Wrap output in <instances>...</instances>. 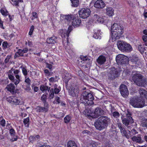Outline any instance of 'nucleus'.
Wrapping results in <instances>:
<instances>
[{"instance_id": "nucleus-35", "label": "nucleus", "mask_w": 147, "mask_h": 147, "mask_svg": "<svg viewBox=\"0 0 147 147\" xmlns=\"http://www.w3.org/2000/svg\"><path fill=\"white\" fill-rule=\"evenodd\" d=\"M95 33H94V34L93 36V37L96 39H98L100 38V35L101 33H100V30H97V32L94 31Z\"/></svg>"}, {"instance_id": "nucleus-53", "label": "nucleus", "mask_w": 147, "mask_h": 147, "mask_svg": "<svg viewBox=\"0 0 147 147\" xmlns=\"http://www.w3.org/2000/svg\"><path fill=\"white\" fill-rule=\"evenodd\" d=\"M81 59L83 61H87V60H88V61L90 60V59H88V57L87 56H81L80 57Z\"/></svg>"}, {"instance_id": "nucleus-16", "label": "nucleus", "mask_w": 147, "mask_h": 147, "mask_svg": "<svg viewBox=\"0 0 147 147\" xmlns=\"http://www.w3.org/2000/svg\"><path fill=\"white\" fill-rule=\"evenodd\" d=\"M15 88L14 84L12 83H10L7 85L5 89H7L8 91L10 92L11 94H14L15 93Z\"/></svg>"}, {"instance_id": "nucleus-22", "label": "nucleus", "mask_w": 147, "mask_h": 147, "mask_svg": "<svg viewBox=\"0 0 147 147\" xmlns=\"http://www.w3.org/2000/svg\"><path fill=\"white\" fill-rule=\"evenodd\" d=\"M57 41V38L54 36L47 38V42L49 44H54Z\"/></svg>"}, {"instance_id": "nucleus-21", "label": "nucleus", "mask_w": 147, "mask_h": 147, "mask_svg": "<svg viewBox=\"0 0 147 147\" xmlns=\"http://www.w3.org/2000/svg\"><path fill=\"white\" fill-rule=\"evenodd\" d=\"M68 32L66 29L60 30H59V34L63 38H65L66 37L68 36Z\"/></svg>"}, {"instance_id": "nucleus-1", "label": "nucleus", "mask_w": 147, "mask_h": 147, "mask_svg": "<svg viewBox=\"0 0 147 147\" xmlns=\"http://www.w3.org/2000/svg\"><path fill=\"white\" fill-rule=\"evenodd\" d=\"M105 114L104 111L100 108L97 107L94 110V113H91V116L93 118H98L95 122L94 125L96 128L101 130L106 128L111 122L110 118L106 116H101Z\"/></svg>"}, {"instance_id": "nucleus-26", "label": "nucleus", "mask_w": 147, "mask_h": 147, "mask_svg": "<svg viewBox=\"0 0 147 147\" xmlns=\"http://www.w3.org/2000/svg\"><path fill=\"white\" fill-rule=\"evenodd\" d=\"M71 78V75L69 73L67 72L65 73L64 76L63 78V81L66 84H67L69 80Z\"/></svg>"}, {"instance_id": "nucleus-41", "label": "nucleus", "mask_w": 147, "mask_h": 147, "mask_svg": "<svg viewBox=\"0 0 147 147\" xmlns=\"http://www.w3.org/2000/svg\"><path fill=\"white\" fill-rule=\"evenodd\" d=\"M130 135V137H131L133 135H135L138 133V132L136 130L134 129H133L131 131H129Z\"/></svg>"}, {"instance_id": "nucleus-50", "label": "nucleus", "mask_w": 147, "mask_h": 147, "mask_svg": "<svg viewBox=\"0 0 147 147\" xmlns=\"http://www.w3.org/2000/svg\"><path fill=\"white\" fill-rule=\"evenodd\" d=\"M0 12L3 16H7L8 14V12L7 11L5 12L4 10L2 9L0 10Z\"/></svg>"}, {"instance_id": "nucleus-27", "label": "nucleus", "mask_w": 147, "mask_h": 147, "mask_svg": "<svg viewBox=\"0 0 147 147\" xmlns=\"http://www.w3.org/2000/svg\"><path fill=\"white\" fill-rule=\"evenodd\" d=\"M72 15H61L60 17V20L65 21V20H66L67 21H71V18Z\"/></svg>"}, {"instance_id": "nucleus-29", "label": "nucleus", "mask_w": 147, "mask_h": 147, "mask_svg": "<svg viewBox=\"0 0 147 147\" xmlns=\"http://www.w3.org/2000/svg\"><path fill=\"white\" fill-rule=\"evenodd\" d=\"M8 77L9 79L12 82H13L16 85L18 84L19 83H18L17 84H16V78L15 79V77L13 74H8Z\"/></svg>"}, {"instance_id": "nucleus-59", "label": "nucleus", "mask_w": 147, "mask_h": 147, "mask_svg": "<svg viewBox=\"0 0 147 147\" xmlns=\"http://www.w3.org/2000/svg\"><path fill=\"white\" fill-rule=\"evenodd\" d=\"M142 38L144 42L147 41V36H143L142 37Z\"/></svg>"}, {"instance_id": "nucleus-38", "label": "nucleus", "mask_w": 147, "mask_h": 147, "mask_svg": "<svg viewBox=\"0 0 147 147\" xmlns=\"http://www.w3.org/2000/svg\"><path fill=\"white\" fill-rule=\"evenodd\" d=\"M5 121L3 119V117L2 116L0 117V125L4 127L5 126Z\"/></svg>"}, {"instance_id": "nucleus-51", "label": "nucleus", "mask_w": 147, "mask_h": 147, "mask_svg": "<svg viewBox=\"0 0 147 147\" xmlns=\"http://www.w3.org/2000/svg\"><path fill=\"white\" fill-rule=\"evenodd\" d=\"M8 43L7 41H4L2 43V47L3 49H6L7 47Z\"/></svg>"}, {"instance_id": "nucleus-44", "label": "nucleus", "mask_w": 147, "mask_h": 147, "mask_svg": "<svg viewBox=\"0 0 147 147\" xmlns=\"http://www.w3.org/2000/svg\"><path fill=\"white\" fill-rule=\"evenodd\" d=\"M22 69V72L25 76H27L28 74V72L26 68L25 67H21Z\"/></svg>"}, {"instance_id": "nucleus-36", "label": "nucleus", "mask_w": 147, "mask_h": 147, "mask_svg": "<svg viewBox=\"0 0 147 147\" xmlns=\"http://www.w3.org/2000/svg\"><path fill=\"white\" fill-rule=\"evenodd\" d=\"M40 138V136L39 135H36L35 136H31L29 137L30 140L32 142L37 140Z\"/></svg>"}, {"instance_id": "nucleus-33", "label": "nucleus", "mask_w": 147, "mask_h": 147, "mask_svg": "<svg viewBox=\"0 0 147 147\" xmlns=\"http://www.w3.org/2000/svg\"><path fill=\"white\" fill-rule=\"evenodd\" d=\"M12 103L13 102V104L15 105H19L20 104V102L19 100L18 99V98L16 96H12Z\"/></svg>"}, {"instance_id": "nucleus-56", "label": "nucleus", "mask_w": 147, "mask_h": 147, "mask_svg": "<svg viewBox=\"0 0 147 147\" xmlns=\"http://www.w3.org/2000/svg\"><path fill=\"white\" fill-rule=\"evenodd\" d=\"M22 51L21 49H19L18 50V52L19 53L20 56L22 57L24 56V53Z\"/></svg>"}, {"instance_id": "nucleus-45", "label": "nucleus", "mask_w": 147, "mask_h": 147, "mask_svg": "<svg viewBox=\"0 0 147 147\" xmlns=\"http://www.w3.org/2000/svg\"><path fill=\"white\" fill-rule=\"evenodd\" d=\"M138 50L141 53H143L145 50V48L143 47L142 45H138Z\"/></svg>"}, {"instance_id": "nucleus-30", "label": "nucleus", "mask_w": 147, "mask_h": 147, "mask_svg": "<svg viewBox=\"0 0 147 147\" xmlns=\"http://www.w3.org/2000/svg\"><path fill=\"white\" fill-rule=\"evenodd\" d=\"M67 147H77L76 144L74 141L70 140L68 142L67 144Z\"/></svg>"}, {"instance_id": "nucleus-11", "label": "nucleus", "mask_w": 147, "mask_h": 147, "mask_svg": "<svg viewBox=\"0 0 147 147\" xmlns=\"http://www.w3.org/2000/svg\"><path fill=\"white\" fill-rule=\"evenodd\" d=\"M123 27L122 25L119 23H115L111 27V31H114L122 34L123 33Z\"/></svg>"}, {"instance_id": "nucleus-46", "label": "nucleus", "mask_w": 147, "mask_h": 147, "mask_svg": "<svg viewBox=\"0 0 147 147\" xmlns=\"http://www.w3.org/2000/svg\"><path fill=\"white\" fill-rule=\"evenodd\" d=\"M25 82L28 84V85H27V87L28 88L30 86V83L31 82V80L29 78H27V76H25Z\"/></svg>"}, {"instance_id": "nucleus-24", "label": "nucleus", "mask_w": 147, "mask_h": 147, "mask_svg": "<svg viewBox=\"0 0 147 147\" xmlns=\"http://www.w3.org/2000/svg\"><path fill=\"white\" fill-rule=\"evenodd\" d=\"M131 139L133 142L137 143L140 144L143 142V140H142L141 137L140 136H134L132 137Z\"/></svg>"}, {"instance_id": "nucleus-4", "label": "nucleus", "mask_w": 147, "mask_h": 147, "mask_svg": "<svg viewBox=\"0 0 147 147\" xmlns=\"http://www.w3.org/2000/svg\"><path fill=\"white\" fill-rule=\"evenodd\" d=\"M129 103L134 107L142 108L144 106L145 102L143 99L135 96L130 99Z\"/></svg>"}, {"instance_id": "nucleus-34", "label": "nucleus", "mask_w": 147, "mask_h": 147, "mask_svg": "<svg viewBox=\"0 0 147 147\" xmlns=\"http://www.w3.org/2000/svg\"><path fill=\"white\" fill-rule=\"evenodd\" d=\"M46 94H48V93L46 94H43L41 97L40 100L44 104H46L47 105H49L48 103L47 102V98Z\"/></svg>"}, {"instance_id": "nucleus-52", "label": "nucleus", "mask_w": 147, "mask_h": 147, "mask_svg": "<svg viewBox=\"0 0 147 147\" xmlns=\"http://www.w3.org/2000/svg\"><path fill=\"white\" fill-rule=\"evenodd\" d=\"M34 29V26L33 25H32L30 27V30L29 32V34L30 35V36L32 35V34L33 32Z\"/></svg>"}, {"instance_id": "nucleus-28", "label": "nucleus", "mask_w": 147, "mask_h": 147, "mask_svg": "<svg viewBox=\"0 0 147 147\" xmlns=\"http://www.w3.org/2000/svg\"><path fill=\"white\" fill-rule=\"evenodd\" d=\"M94 18L98 23H103L104 22V18L102 17H100L99 16H98L97 15H94Z\"/></svg>"}, {"instance_id": "nucleus-15", "label": "nucleus", "mask_w": 147, "mask_h": 147, "mask_svg": "<svg viewBox=\"0 0 147 147\" xmlns=\"http://www.w3.org/2000/svg\"><path fill=\"white\" fill-rule=\"evenodd\" d=\"M105 6L104 2L102 0H98L94 5V7L97 8H103Z\"/></svg>"}, {"instance_id": "nucleus-13", "label": "nucleus", "mask_w": 147, "mask_h": 147, "mask_svg": "<svg viewBox=\"0 0 147 147\" xmlns=\"http://www.w3.org/2000/svg\"><path fill=\"white\" fill-rule=\"evenodd\" d=\"M44 107L38 106L35 108L37 113H45L48 112L49 110V105L44 104Z\"/></svg>"}, {"instance_id": "nucleus-39", "label": "nucleus", "mask_w": 147, "mask_h": 147, "mask_svg": "<svg viewBox=\"0 0 147 147\" xmlns=\"http://www.w3.org/2000/svg\"><path fill=\"white\" fill-rule=\"evenodd\" d=\"M29 121L30 119L28 117L26 119H24V123L25 126L27 127H28L29 126Z\"/></svg>"}, {"instance_id": "nucleus-40", "label": "nucleus", "mask_w": 147, "mask_h": 147, "mask_svg": "<svg viewBox=\"0 0 147 147\" xmlns=\"http://www.w3.org/2000/svg\"><path fill=\"white\" fill-rule=\"evenodd\" d=\"M71 119V117L69 115H67L64 119V122L65 123H68L69 122Z\"/></svg>"}, {"instance_id": "nucleus-17", "label": "nucleus", "mask_w": 147, "mask_h": 147, "mask_svg": "<svg viewBox=\"0 0 147 147\" xmlns=\"http://www.w3.org/2000/svg\"><path fill=\"white\" fill-rule=\"evenodd\" d=\"M122 34L118 33V32L114 31H112V38L114 41L118 39L121 36Z\"/></svg>"}, {"instance_id": "nucleus-12", "label": "nucleus", "mask_w": 147, "mask_h": 147, "mask_svg": "<svg viewBox=\"0 0 147 147\" xmlns=\"http://www.w3.org/2000/svg\"><path fill=\"white\" fill-rule=\"evenodd\" d=\"M71 21L72 20V25L74 27H78L79 26L81 22V19L76 15H72Z\"/></svg>"}, {"instance_id": "nucleus-60", "label": "nucleus", "mask_w": 147, "mask_h": 147, "mask_svg": "<svg viewBox=\"0 0 147 147\" xmlns=\"http://www.w3.org/2000/svg\"><path fill=\"white\" fill-rule=\"evenodd\" d=\"M28 51V49L27 48H25L23 49H22V51H23L22 52L24 53H26Z\"/></svg>"}, {"instance_id": "nucleus-14", "label": "nucleus", "mask_w": 147, "mask_h": 147, "mask_svg": "<svg viewBox=\"0 0 147 147\" xmlns=\"http://www.w3.org/2000/svg\"><path fill=\"white\" fill-rule=\"evenodd\" d=\"M117 125L122 135L123 136H125L127 138L129 139L130 138V135H129L127 134L126 131L124 128V126L120 123H118Z\"/></svg>"}, {"instance_id": "nucleus-6", "label": "nucleus", "mask_w": 147, "mask_h": 147, "mask_svg": "<svg viewBox=\"0 0 147 147\" xmlns=\"http://www.w3.org/2000/svg\"><path fill=\"white\" fill-rule=\"evenodd\" d=\"M131 114L129 112H128L126 116L121 118L122 123L125 126L129 128V125L133 123L134 121L131 117Z\"/></svg>"}, {"instance_id": "nucleus-23", "label": "nucleus", "mask_w": 147, "mask_h": 147, "mask_svg": "<svg viewBox=\"0 0 147 147\" xmlns=\"http://www.w3.org/2000/svg\"><path fill=\"white\" fill-rule=\"evenodd\" d=\"M106 14L109 16H113L114 14V10L111 7H107L106 9Z\"/></svg>"}, {"instance_id": "nucleus-63", "label": "nucleus", "mask_w": 147, "mask_h": 147, "mask_svg": "<svg viewBox=\"0 0 147 147\" xmlns=\"http://www.w3.org/2000/svg\"><path fill=\"white\" fill-rule=\"evenodd\" d=\"M55 100L58 102V103H59L61 102V100H60V98L59 97H57L56 98Z\"/></svg>"}, {"instance_id": "nucleus-3", "label": "nucleus", "mask_w": 147, "mask_h": 147, "mask_svg": "<svg viewBox=\"0 0 147 147\" xmlns=\"http://www.w3.org/2000/svg\"><path fill=\"white\" fill-rule=\"evenodd\" d=\"M132 80L138 86H144L146 84V79L144 77L137 71L132 73Z\"/></svg>"}, {"instance_id": "nucleus-31", "label": "nucleus", "mask_w": 147, "mask_h": 147, "mask_svg": "<svg viewBox=\"0 0 147 147\" xmlns=\"http://www.w3.org/2000/svg\"><path fill=\"white\" fill-rule=\"evenodd\" d=\"M70 1L72 7H76L79 5L80 3L79 0H70Z\"/></svg>"}, {"instance_id": "nucleus-8", "label": "nucleus", "mask_w": 147, "mask_h": 147, "mask_svg": "<svg viewBox=\"0 0 147 147\" xmlns=\"http://www.w3.org/2000/svg\"><path fill=\"white\" fill-rule=\"evenodd\" d=\"M116 60L118 65L124 64L128 62V58L126 56L120 54L117 56Z\"/></svg>"}, {"instance_id": "nucleus-42", "label": "nucleus", "mask_w": 147, "mask_h": 147, "mask_svg": "<svg viewBox=\"0 0 147 147\" xmlns=\"http://www.w3.org/2000/svg\"><path fill=\"white\" fill-rule=\"evenodd\" d=\"M49 98L51 99L53 98L54 96V90L53 88H51L49 91Z\"/></svg>"}, {"instance_id": "nucleus-47", "label": "nucleus", "mask_w": 147, "mask_h": 147, "mask_svg": "<svg viewBox=\"0 0 147 147\" xmlns=\"http://www.w3.org/2000/svg\"><path fill=\"white\" fill-rule=\"evenodd\" d=\"M98 136L100 140H103L105 138V133H102L98 135Z\"/></svg>"}, {"instance_id": "nucleus-49", "label": "nucleus", "mask_w": 147, "mask_h": 147, "mask_svg": "<svg viewBox=\"0 0 147 147\" xmlns=\"http://www.w3.org/2000/svg\"><path fill=\"white\" fill-rule=\"evenodd\" d=\"M11 55H8L4 60L5 63L6 64L8 63L9 62V60L11 58Z\"/></svg>"}, {"instance_id": "nucleus-55", "label": "nucleus", "mask_w": 147, "mask_h": 147, "mask_svg": "<svg viewBox=\"0 0 147 147\" xmlns=\"http://www.w3.org/2000/svg\"><path fill=\"white\" fill-rule=\"evenodd\" d=\"M60 91V89L59 88H57V87H56L54 89V92L55 94H58L59 92Z\"/></svg>"}, {"instance_id": "nucleus-20", "label": "nucleus", "mask_w": 147, "mask_h": 147, "mask_svg": "<svg viewBox=\"0 0 147 147\" xmlns=\"http://www.w3.org/2000/svg\"><path fill=\"white\" fill-rule=\"evenodd\" d=\"M106 61V58L103 55L100 56L96 60L97 63L100 65L104 64Z\"/></svg>"}, {"instance_id": "nucleus-48", "label": "nucleus", "mask_w": 147, "mask_h": 147, "mask_svg": "<svg viewBox=\"0 0 147 147\" xmlns=\"http://www.w3.org/2000/svg\"><path fill=\"white\" fill-rule=\"evenodd\" d=\"M138 58L137 57H133L131 59V61L133 63L136 64V63L138 61Z\"/></svg>"}, {"instance_id": "nucleus-25", "label": "nucleus", "mask_w": 147, "mask_h": 147, "mask_svg": "<svg viewBox=\"0 0 147 147\" xmlns=\"http://www.w3.org/2000/svg\"><path fill=\"white\" fill-rule=\"evenodd\" d=\"M79 91L78 90L75 88H73L71 89V90H70L69 92V94L71 96L73 97H76L78 95V93Z\"/></svg>"}, {"instance_id": "nucleus-7", "label": "nucleus", "mask_w": 147, "mask_h": 147, "mask_svg": "<svg viewBox=\"0 0 147 147\" xmlns=\"http://www.w3.org/2000/svg\"><path fill=\"white\" fill-rule=\"evenodd\" d=\"M119 75V74L117 69L113 67L110 69L108 74V79L111 80H113Z\"/></svg>"}, {"instance_id": "nucleus-18", "label": "nucleus", "mask_w": 147, "mask_h": 147, "mask_svg": "<svg viewBox=\"0 0 147 147\" xmlns=\"http://www.w3.org/2000/svg\"><path fill=\"white\" fill-rule=\"evenodd\" d=\"M9 133L13 137V138L11 139V141L12 142L17 141L18 138V136H16V133L14 129L13 128L9 130Z\"/></svg>"}, {"instance_id": "nucleus-2", "label": "nucleus", "mask_w": 147, "mask_h": 147, "mask_svg": "<svg viewBox=\"0 0 147 147\" xmlns=\"http://www.w3.org/2000/svg\"><path fill=\"white\" fill-rule=\"evenodd\" d=\"M94 98L88 90L84 91L82 94L80 98L81 106L91 105L94 104L93 100Z\"/></svg>"}, {"instance_id": "nucleus-61", "label": "nucleus", "mask_w": 147, "mask_h": 147, "mask_svg": "<svg viewBox=\"0 0 147 147\" xmlns=\"http://www.w3.org/2000/svg\"><path fill=\"white\" fill-rule=\"evenodd\" d=\"M14 68L13 67L10 70H9L7 72V74H13V73H12V71H13V70Z\"/></svg>"}, {"instance_id": "nucleus-37", "label": "nucleus", "mask_w": 147, "mask_h": 147, "mask_svg": "<svg viewBox=\"0 0 147 147\" xmlns=\"http://www.w3.org/2000/svg\"><path fill=\"white\" fill-rule=\"evenodd\" d=\"M141 124L142 127L147 128V119H143L141 121Z\"/></svg>"}, {"instance_id": "nucleus-19", "label": "nucleus", "mask_w": 147, "mask_h": 147, "mask_svg": "<svg viewBox=\"0 0 147 147\" xmlns=\"http://www.w3.org/2000/svg\"><path fill=\"white\" fill-rule=\"evenodd\" d=\"M13 70V73L14 75L15 76L16 78V84L18 83H19L20 81V76L18 74L20 72V71L18 69H16L14 68Z\"/></svg>"}, {"instance_id": "nucleus-54", "label": "nucleus", "mask_w": 147, "mask_h": 147, "mask_svg": "<svg viewBox=\"0 0 147 147\" xmlns=\"http://www.w3.org/2000/svg\"><path fill=\"white\" fill-rule=\"evenodd\" d=\"M113 116L114 117L116 118L119 117L120 115L117 112H114L113 113Z\"/></svg>"}, {"instance_id": "nucleus-10", "label": "nucleus", "mask_w": 147, "mask_h": 147, "mask_svg": "<svg viewBox=\"0 0 147 147\" xmlns=\"http://www.w3.org/2000/svg\"><path fill=\"white\" fill-rule=\"evenodd\" d=\"M121 94L123 97L126 98L128 96L129 92L126 86L124 84H121L119 87Z\"/></svg>"}, {"instance_id": "nucleus-43", "label": "nucleus", "mask_w": 147, "mask_h": 147, "mask_svg": "<svg viewBox=\"0 0 147 147\" xmlns=\"http://www.w3.org/2000/svg\"><path fill=\"white\" fill-rule=\"evenodd\" d=\"M9 83V80L7 78L4 80H0V84H7Z\"/></svg>"}, {"instance_id": "nucleus-9", "label": "nucleus", "mask_w": 147, "mask_h": 147, "mask_svg": "<svg viewBox=\"0 0 147 147\" xmlns=\"http://www.w3.org/2000/svg\"><path fill=\"white\" fill-rule=\"evenodd\" d=\"M89 9L83 8L79 11V14L80 17L82 18H86L88 17L90 13Z\"/></svg>"}, {"instance_id": "nucleus-5", "label": "nucleus", "mask_w": 147, "mask_h": 147, "mask_svg": "<svg viewBox=\"0 0 147 147\" xmlns=\"http://www.w3.org/2000/svg\"><path fill=\"white\" fill-rule=\"evenodd\" d=\"M117 45L119 49L122 52H129L132 50L131 46L124 41H118Z\"/></svg>"}, {"instance_id": "nucleus-64", "label": "nucleus", "mask_w": 147, "mask_h": 147, "mask_svg": "<svg viewBox=\"0 0 147 147\" xmlns=\"http://www.w3.org/2000/svg\"><path fill=\"white\" fill-rule=\"evenodd\" d=\"M87 147H92V141H90L89 143L87 145Z\"/></svg>"}, {"instance_id": "nucleus-62", "label": "nucleus", "mask_w": 147, "mask_h": 147, "mask_svg": "<svg viewBox=\"0 0 147 147\" xmlns=\"http://www.w3.org/2000/svg\"><path fill=\"white\" fill-rule=\"evenodd\" d=\"M20 56V55L19 54V53H18V52H16L15 55L14 56V58L15 59H16L18 57H19Z\"/></svg>"}, {"instance_id": "nucleus-58", "label": "nucleus", "mask_w": 147, "mask_h": 147, "mask_svg": "<svg viewBox=\"0 0 147 147\" xmlns=\"http://www.w3.org/2000/svg\"><path fill=\"white\" fill-rule=\"evenodd\" d=\"M72 29V27L71 26H69L67 30L68 32V34L69 35V33L71 32Z\"/></svg>"}, {"instance_id": "nucleus-32", "label": "nucleus", "mask_w": 147, "mask_h": 147, "mask_svg": "<svg viewBox=\"0 0 147 147\" xmlns=\"http://www.w3.org/2000/svg\"><path fill=\"white\" fill-rule=\"evenodd\" d=\"M50 89V87H49L48 86L45 85H41L40 87V90L43 92L46 91L47 90L49 91Z\"/></svg>"}, {"instance_id": "nucleus-57", "label": "nucleus", "mask_w": 147, "mask_h": 147, "mask_svg": "<svg viewBox=\"0 0 147 147\" xmlns=\"http://www.w3.org/2000/svg\"><path fill=\"white\" fill-rule=\"evenodd\" d=\"M12 96L8 97L6 98V100L10 103H12Z\"/></svg>"}]
</instances>
